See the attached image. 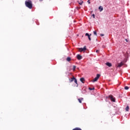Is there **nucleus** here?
Returning <instances> with one entry per match:
<instances>
[{"label":"nucleus","instance_id":"1","mask_svg":"<svg viewBox=\"0 0 130 130\" xmlns=\"http://www.w3.org/2000/svg\"><path fill=\"white\" fill-rule=\"evenodd\" d=\"M25 5L28 9H32L33 7V5H32V1L31 0L25 1Z\"/></svg>","mask_w":130,"mask_h":130},{"label":"nucleus","instance_id":"2","mask_svg":"<svg viewBox=\"0 0 130 130\" xmlns=\"http://www.w3.org/2000/svg\"><path fill=\"white\" fill-rule=\"evenodd\" d=\"M107 98H109L112 102H115V98H114L112 94H110L108 96H107Z\"/></svg>","mask_w":130,"mask_h":130},{"label":"nucleus","instance_id":"3","mask_svg":"<svg viewBox=\"0 0 130 130\" xmlns=\"http://www.w3.org/2000/svg\"><path fill=\"white\" fill-rule=\"evenodd\" d=\"M86 50H87V48H86V46H84L83 48H79V50L80 52H82L83 51H86Z\"/></svg>","mask_w":130,"mask_h":130},{"label":"nucleus","instance_id":"4","mask_svg":"<svg viewBox=\"0 0 130 130\" xmlns=\"http://www.w3.org/2000/svg\"><path fill=\"white\" fill-rule=\"evenodd\" d=\"M100 78V74H97L96 77L92 80V82H97L98 81V79Z\"/></svg>","mask_w":130,"mask_h":130},{"label":"nucleus","instance_id":"5","mask_svg":"<svg viewBox=\"0 0 130 130\" xmlns=\"http://www.w3.org/2000/svg\"><path fill=\"white\" fill-rule=\"evenodd\" d=\"M77 59H78V60H81V59H82V56H81V55L77 54Z\"/></svg>","mask_w":130,"mask_h":130},{"label":"nucleus","instance_id":"6","mask_svg":"<svg viewBox=\"0 0 130 130\" xmlns=\"http://www.w3.org/2000/svg\"><path fill=\"white\" fill-rule=\"evenodd\" d=\"M78 3L79 5H80V6H82L83 4L84 3V2H83L82 0H78Z\"/></svg>","mask_w":130,"mask_h":130},{"label":"nucleus","instance_id":"7","mask_svg":"<svg viewBox=\"0 0 130 130\" xmlns=\"http://www.w3.org/2000/svg\"><path fill=\"white\" fill-rule=\"evenodd\" d=\"M106 64L108 67H109V68H110V67H112V64H111V63H110L109 62H107V63H106Z\"/></svg>","mask_w":130,"mask_h":130},{"label":"nucleus","instance_id":"8","mask_svg":"<svg viewBox=\"0 0 130 130\" xmlns=\"http://www.w3.org/2000/svg\"><path fill=\"white\" fill-rule=\"evenodd\" d=\"M122 66H123V63L121 62L118 64L117 68H121V67H122Z\"/></svg>","mask_w":130,"mask_h":130},{"label":"nucleus","instance_id":"9","mask_svg":"<svg viewBox=\"0 0 130 130\" xmlns=\"http://www.w3.org/2000/svg\"><path fill=\"white\" fill-rule=\"evenodd\" d=\"M85 36H87V37H88V39H89V41H91V37H90V36L89 35V34L86 33V34H85Z\"/></svg>","mask_w":130,"mask_h":130},{"label":"nucleus","instance_id":"10","mask_svg":"<svg viewBox=\"0 0 130 130\" xmlns=\"http://www.w3.org/2000/svg\"><path fill=\"white\" fill-rule=\"evenodd\" d=\"M99 10H100V12H102V11H103V7L102 6H100L99 7Z\"/></svg>","mask_w":130,"mask_h":130},{"label":"nucleus","instance_id":"11","mask_svg":"<svg viewBox=\"0 0 130 130\" xmlns=\"http://www.w3.org/2000/svg\"><path fill=\"white\" fill-rule=\"evenodd\" d=\"M75 78V77L73 76V78L70 79V83H72V82H74Z\"/></svg>","mask_w":130,"mask_h":130},{"label":"nucleus","instance_id":"12","mask_svg":"<svg viewBox=\"0 0 130 130\" xmlns=\"http://www.w3.org/2000/svg\"><path fill=\"white\" fill-rule=\"evenodd\" d=\"M84 100L83 98L78 99V101H79V103H82V101Z\"/></svg>","mask_w":130,"mask_h":130},{"label":"nucleus","instance_id":"13","mask_svg":"<svg viewBox=\"0 0 130 130\" xmlns=\"http://www.w3.org/2000/svg\"><path fill=\"white\" fill-rule=\"evenodd\" d=\"M80 81H81V82H82V83H83V84H84V81H85V78H80Z\"/></svg>","mask_w":130,"mask_h":130},{"label":"nucleus","instance_id":"14","mask_svg":"<svg viewBox=\"0 0 130 130\" xmlns=\"http://www.w3.org/2000/svg\"><path fill=\"white\" fill-rule=\"evenodd\" d=\"M129 110V107L128 106H127L125 108V111H128Z\"/></svg>","mask_w":130,"mask_h":130},{"label":"nucleus","instance_id":"15","mask_svg":"<svg viewBox=\"0 0 130 130\" xmlns=\"http://www.w3.org/2000/svg\"><path fill=\"white\" fill-rule=\"evenodd\" d=\"M67 61H71V57H67Z\"/></svg>","mask_w":130,"mask_h":130},{"label":"nucleus","instance_id":"16","mask_svg":"<svg viewBox=\"0 0 130 130\" xmlns=\"http://www.w3.org/2000/svg\"><path fill=\"white\" fill-rule=\"evenodd\" d=\"M74 82L75 83V84H76L77 85H78V81H77V79L75 78V79H74Z\"/></svg>","mask_w":130,"mask_h":130},{"label":"nucleus","instance_id":"17","mask_svg":"<svg viewBox=\"0 0 130 130\" xmlns=\"http://www.w3.org/2000/svg\"><path fill=\"white\" fill-rule=\"evenodd\" d=\"M76 66H73V70L74 71V72H75V71H76Z\"/></svg>","mask_w":130,"mask_h":130},{"label":"nucleus","instance_id":"18","mask_svg":"<svg viewBox=\"0 0 130 130\" xmlns=\"http://www.w3.org/2000/svg\"><path fill=\"white\" fill-rule=\"evenodd\" d=\"M93 34H94V35H95V36H97V31H93Z\"/></svg>","mask_w":130,"mask_h":130},{"label":"nucleus","instance_id":"19","mask_svg":"<svg viewBox=\"0 0 130 130\" xmlns=\"http://www.w3.org/2000/svg\"><path fill=\"white\" fill-rule=\"evenodd\" d=\"M124 89H125V90H128L129 87H128V86H125Z\"/></svg>","mask_w":130,"mask_h":130},{"label":"nucleus","instance_id":"20","mask_svg":"<svg viewBox=\"0 0 130 130\" xmlns=\"http://www.w3.org/2000/svg\"><path fill=\"white\" fill-rule=\"evenodd\" d=\"M94 88H91L90 87L89 88V89L90 90H94Z\"/></svg>","mask_w":130,"mask_h":130},{"label":"nucleus","instance_id":"21","mask_svg":"<svg viewBox=\"0 0 130 130\" xmlns=\"http://www.w3.org/2000/svg\"><path fill=\"white\" fill-rule=\"evenodd\" d=\"M87 3H88L89 4H91V2H90V0H88Z\"/></svg>","mask_w":130,"mask_h":130},{"label":"nucleus","instance_id":"22","mask_svg":"<svg viewBox=\"0 0 130 130\" xmlns=\"http://www.w3.org/2000/svg\"><path fill=\"white\" fill-rule=\"evenodd\" d=\"M92 17L93 18H95V14H92Z\"/></svg>","mask_w":130,"mask_h":130},{"label":"nucleus","instance_id":"23","mask_svg":"<svg viewBox=\"0 0 130 130\" xmlns=\"http://www.w3.org/2000/svg\"><path fill=\"white\" fill-rule=\"evenodd\" d=\"M77 10H80L81 9V7H77Z\"/></svg>","mask_w":130,"mask_h":130},{"label":"nucleus","instance_id":"24","mask_svg":"<svg viewBox=\"0 0 130 130\" xmlns=\"http://www.w3.org/2000/svg\"><path fill=\"white\" fill-rule=\"evenodd\" d=\"M101 36L102 37H103V36H104V34H101Z\"/></svg>","mask_w":130,"mask_h":130},{"label":"nucleus","instance_id":"25","mask_svg":"<svg viewBox=\"0 0 130 130\" xmlns=\"http://www.w3.org/2000/svg\"><path fill=\"white\" fill-rule=\"evenodd\" d=\"M96 53H98V52H99V50H96Z\"/></svg>","mask_w":130,"mask_h":130},{"label":"nucleus","instance_id":"26","mask_svg":"<svg viewBox=\"0 0 130 130\" xmlns=\"http://www.w3.org/2000/svg\"><path fill=\"white\" fill-rule=\"evenodd\" d=\"M40 1V2H42V1H43V0H39Z\"/></svg>","mask_w":130,"mask_h":130},{"label":"nucleus","instance_id":"27","mask_svg":"<svg viewBox=\"0 0 130 130\" xmlns=\"http://www.w3.org/2000/svg\"><path fill=\"white\" fill-rule=\"evenodd\" d=\"M91 35H92V34H90L89 36H91Z\"/></svg>","mask_w":130,"mask_h":130}]
</instances>
